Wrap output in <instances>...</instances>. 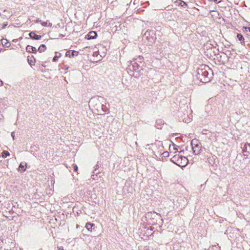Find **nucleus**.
<instances>
[{
  "label": "nucleus",
  "mask_w": 250,
  "mask_h": 250,
  "mask_svg": "<svg viewBox=\"0 0 250 250\" xmlns=\"http://www.w3.org/2000/svg\"><path fill=\"white\" fill-rule=\"evenodd\" d=\"M46 49V46L44 44H42L38 48V51L40 52H44Z\"/></svg>",
  "instance_id": "13"
},
{
  "label": "nucleus",
  "mask_w": 250,
  "mask_h": 250,
  "mask_svg": "<svg viewBox=\"0 0 250 250\" xmlns=\"http://www.w3.org/2000/svg\"><path fill=\"white\" fill-rule=\"evenodd\" d=\"M168 152L166 151V152H165L163 153V154L165 155V156H167V155H168Z\"/></svg>",
  "instance_id": "24"
},
{
  "label": "nucleus",
  "mask_w": 250,
  "mask_h": 250,
  "mask_svg": "<svg viewBox=\"0 0 250 250\" xmlns=\"http://www.w3.org/2000/svg\"><path fill=\"white\" fill-rule=\"evenodd\" d=\"M237 37L239 41L240 42H244V38L243 37V36L241 34H238Z\"/></svg>",
  "instance_id": "15"
},
{
  "label": "nucleus",
  "mask_w": 250,
  "mask_h": 250,
  "mask_svg": "<svg viewBox=\"0 0 250 250\" xmlns=\"http://www.w3.org/2000/svg\"><path fill=\"white\" fill-rule=\"evenodd\" d=\"M7 25V23H4L2 26V29H4Z\"/></svg>",
  "instance_id": "21"
},
{
  "label": "nucleus",
  "mask_w": 250,
  "mask_h": 250,
  "mask_svg": "<svg viewBox=\"0 0 250 250\" xmlns=\"http://www.w3.org/2000/svg\"><path fill=\"white\" fill-rule=\"evenodd\" d=\"M180 5L182 7H185V6H186L187 5V3L185 2H184V1H182V0H181L180 1Z\"/></svg>",
  "instance_id": "18"
},
{
  "label": "nucleus",
  "mask_w": 250,
  "mask_h": 250,
  "mask_svg": "<svg viewBox=\"0 0 250 250\" xmlns=\"http://www.w3.org/2000/svg\"><path fill=\"white\" fill-rule=\"evenodd\" d=\"M242 148V153L245 158H250V144L245 143Z\"/></svg>",
  "instance_id": "3"
},
{
  "label": "nucleus",
  "mask_w": 250,
  "mask_h": 250,
  "mask_svg": "<svg viewBox=\"0 0 250 250\" xmlns=\"http://www.w3.org/2000/svg\"><path fill=\"white\" fill-rule=\"evenodd\" d=\"M58 250H63V247H58Z\"/></svg>",
  "instance_id": "25"
},
{
  "label": "nucleus",
  "mask_w": 250,
  "mask_h": 250,
  "mask_svg": "<svg viewBox=\"0 0 250 250\" xmlns=\"http://www.w3.org/2000/svg\"><path fill=\"white\" fill-rule=\"evenodd\" d=\"M19 171L21 172L24 171L25 170V168H24V166L22 165V164H21L19 167Z\"/></svg>",
  "instance_id": "17"
},
{
  "label": "nucleus",
  "mask_w": 250,
  "mask_h": 250,
  "mask_svg": "<svg viewBox=\"0 0 250 250\" xmlns=\"http://www.w3.org/2000/svg\"><path fill=\"white\" fill-rule=\"evenodd\" d=\"M41 24L42 26H45V27H51L52 26V23L47 21L41 22Z\"/></svg>",
  "instance_id": "11"
},
{
  "label": "nucleus",
  "mask_w": 250,
  "mask_h": 250,
  "mask_svg": "<svg viewBox=\"0 0 250 250\" xmlns=\"http://www.w3.org/2000/svg\"><path fill=\"white\" fill-rule=\"evenodd\" d=\"M41 22H42L41 21V20H39V19H38L37 21H36V22L38 23V22H40L41 23Z\"/></svg>",
  "instance_id": "26"
},
{
  "label": "nucleus",
  "mask_w": 250,
  "mask_h": 250,
  "mask_svg": "<svg viewBox=\"0 0 250 250\" xmlns=\"http://www.w3.org/2000/svg\"><path fill=\"white\" fill-rule=\"evenodd\" d=\"M29 35L33 40H39L42 38L41 36L37 35L34 32H30Z\"/></svg>",
  "instance_id": "6"
},
{
  "label": "nucleus",
  "mask_w": 250,
  "mask_h": 250,
  "mask_svg": "<svg viewBox=\"0 0 250 250\" xmlns=\"http://www.w3.org/2000/svg\"><path fill=\"white\" fill-rule=\"evenodd\" d=\"M3 82L0 80V86H2L3 85Z\"/></svg>",
  "instance_id": "27"
},
{
  "label": "nucleus",
  "mask_w": 250,
  "mask_h": 250,
  "mask_svg": "<svg viewBox=\"0 0 250 250\" xmlns=\"http://www.w3.org/2000/svg\"><path fill=\"white\" fill-rule=\"evenodd\" d=\"M243 31L244 32H248V31L250 32V27H243Z\"/></svg>",
  "instance_id": "19"
},
{
  "label": "nucleus",
  "mask_w": 250,
  "mask_h": 250,
  "mask_svg": "<svg viewBox=\"0 0 250 250\" xmlns=\"http://www.w3.org/2000/svg\"><path fill=\"white\" fill-rule=\"evenodd\" d=\"M208 71H211L208 66L202 65L199 67L197 70L198 79L204 83L208 82L211 78V76H209Z\"/></svg>",
  "instance_id": "1"
},
{
  "label": "nucleus",
  "mask_w": 250,
  "mask_h": 250,
  "mask_svg": "<svg viewBox=\"0 0 250 250\" xmlns=\"http://www.w3.org/2000/svg\"><path fill=\"white\" fill-rule=\"evenodd\" d=\"M193 152L195 155H198L201 152V146L198 144H194L191 143Z\"/></svg>",
  "instance_id": "4"
},
{
  "label": "nucleus",
  "mask_w": 250,
  "mask_h": 250,
  "mask_svg": "<svg viewBox=\"0 0 250 250\" xmlns=\"http://www.w3.org/2000/svg\"><path fill=\"white\" fill-rule=\"evenodd\" d=\"M94 225L89 223H87L86 224L85 228L89 231H92V227H94Z\"/></svg>",
  "instance_id": "12"
},
{
  "label": "nucleus",
  "mask_w": 250,
  "mask_h": 250,
  "mask_svg": "<svg viewBox=\"0 0 250 250\" xmlns=\"http://www.w3.org/2000/svg\"><path fill=\"white\" fill-rule=\"evenodd\" d=\"M61 53L59 52H56L55 56L53 59V61L54 62H56L58 60V59L61 57Z\"/></svg>",
  "instance_id": "14"
},
{
  "label": "nucleus",
  "mask_w": 250,
  "mask_h": 250,
  "mask_svg": "<svg viewBox=\"0 0 250 250\" xmlns=\"http://www.w3.org/2000/svg\"><path fill=\"white\" fill-rule=\"evenodd\" d=\"M10 154L7 151L4 150L2 152V156L3 158H6L7 156H9Z\"/></svg>",
  "instance_id": "16"
},
{
  "label": "nucleus",
  "mask_w": 250,
  "mask_h": 250,
  "mask_svg": "<svg viewBox=\"0 0 250 250\" xmlns=\"http://www.w3.org/2000/svg\"><path fill=\"white\" fill-rule=\"evenodd\" d=\"M74 171H77L78 170V167L76 165H73V166Z\"/></svg>",
  "instance_id": "20"
},
{
  "label": "nucleus",
  "mask_w": 250,
  "mask_h": 250,
  "mask_svg": "<svg viewBox=\"0 0 250 250\" xmlns=\"http://www.w3.org/2000/svg\"><path fill=\"white\" fill-rule=\"evenodd\" d=\"M11 136L13 138V139L14 140V137H15V132L13 131L12 132H11Z\"/></svg>",
  "instance_id": "22"
},
{
  "label": "nucleus",
  "mask_w": 250,
  "mask_h": 250,
  "mask_svg": "<svg viewBox=\"0 0 250 250\" xmlns=\"http://www.w3.org/2000/svg\"><path fill=\"white\" fill-rule=\"evenodd\" d=\"M0 15L2 18H7L10 17V14L8 10L6 9L3 11V13L1 14L0 13Z\"/></svg>",
  "instance_id": "7"
},
{
  "label": "nucleus",
  "mask_w": 250,
  "mask_h": 250,
  "mask_svg": "<svg viewBox=\"0 0 250 250\" xmlns=\"http://www.w3.org/2000/svg\"><path fill=\"white\" fill-rule=\"evenodd\" d=\"M171 161L180 167L186 166L188 163V159L185 156L175 154L171 159Z\"/></svg>",
  "instance_id": "2"
},
{
  "label": "nucleus",
  "mask_w": 250,
  "mask_h": 250,
  "mask_svg": "<svg viewBox=\"0 0 250 250\" xmlns=\"http://www.w3.org/2000/svg\"><path fill=\"white\" fill-rule=\"evenodd\" d=\"M214 1L216 3H219L221 1V0H214Z\"/></svg>",
  "instance_id": "23"
},
{
  "label": "nucleus",
  "mask_w": 250,
  "mask_h": 250,
  "mask_svg": "<svg viewBox=\"0 0 250 250\" xmlns=\"http://www.w3.org/2000/svg\"><path fill=\"white\" fill-rule=\"evenodd\" d=\"M163 124H164V121H163L161 119H159L156 121L155 126L158 128H160V127H159V126H161L162 125H163Z\"/></svg>",
  "instance_id": "10"
},
{
  "label": "nucleus",
  "mask_w": 250,
  "mask_h": 250,
  "mask_svg": "<svg viewBox=\"0 0 250 250\" xmlns=\"http://www.w3.org/2000/svg\"><path fill=\"white\" fill-rule=\"evenodd\" d=\"M97 36V33L95 31H90L86 36L85 38L87 40L94 39L96 38Z\"/></svg>",
  "instance_id": "5"
},
{
  "label": "nucleus",
  "mask_w": 250,
  "mask_h": 250,
  "mask_svg": "<svg viewBox=\"0 0 250 250\" xmlns=\"http://www.w3.org/2000/svg\"><path fill=\"white\" fill-rule=\"evenodd\" d=\"M26 50L27 51L29 52L35 53L37 51V49L35 47L32 46L31 45H27Z\"/></svg>",
  "instance_id": "8"
},
{
  "label": "nucleus",
  "mask_w": 250,
  "mask_h": 250,
  "mask_svg": "<svg viewBox=\"0 0 250 250\" xmlns=\"http://www.w3.org/2000/svg\"><path fill=\"white\" fill-rule=\"evenodd\" d=\"M1 42L2 44L5 47H8L10 45V43L8 41L5 39H2Z\"/></svg>",
  "instance_id": "9"
}]
</instances>
